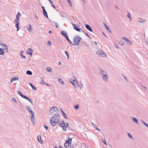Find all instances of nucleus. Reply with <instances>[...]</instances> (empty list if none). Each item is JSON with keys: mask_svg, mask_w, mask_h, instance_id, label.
I'll list each match as a JSON object with an SVG mask.
<instances>
[{"mask_svg": "<svg viewBox=\"0 0 148 148\" xmlns=\"http://www.w3.org/2000/svg\"><path fill=\"white\" fill-rule=\"evenodd\" d=\"M72 140V138H70L66 140V142L65 143L64 145L65 147L67 148L71 145Z\"/></svg>", "mask_w": 148, "mask_h": 148, "instance_id": "423d86ee", "label": "nucleus"}, {"mask_svg": "<svg viewBox=\"0 0 148 148\" xmlns=\"http://www.w3.org/2000/svg\"><path fill=\"white\" fill-rule=\"evenodd\" d=\"M58 80L59 82L62 84L64 85V82L62 79L60 78H59L58 79Z\"/></svg>", "mask_w": 148, "mask_h": 148, "instance_id": "473e14b6", "label": "nucleus"}, {"mask_svg": "<svg viewBox=\"0 0 148 148\" xmlns=\"http://www.w3.org/2000/svg\"><path fill=\"white\" fill-rule=\"evenodd\" d=\"M20 52L21 58L22 59L25 58H26V57L25 56L22 55V54H23V53L24 52L23 51V50H21V51H20Z\"/></svg>", "mask_w": 148, "mask_h": 148, "instance_id": "b1692460", "label": "nucleus"}, {"mask_svg": "<svg viewBox=\"0 0 148 148\" xmlns=\"http://www.w3.org/2000/svg\"><path fill=\"white\" fill-rule=\"evenodd\" d=\"M42 9L43 10H45V8L43 6L42 7Z\"/></svg>", "mask_w": 148, "mask_h": 148, "instance_id": "e2e57ef3", "label": "nucleus"}, {"mask_svg": "<svg viewBox=\"0 0 148 148\" xmlns=\"http://www.w3.org/2000/svg\"><path fill=\"white\" fill-rule=\"evenodd\" d=\"M141 122L146 127L148 128V124L147 123L144 122L143 120H141Z\"/></svg>", "mask_w": 148, "mask_h": 148, "instance_id": "4c0bfd02", "label": "nucleus"}, {"mask_svg": "<svg viewBox=\"0 0 148 148\" xmlns=\"http://www.w3.org/2000/svg\"><path fill=\"white\" fill-rule=\"evenodd\" d=\"M127 135H128V136L131 139V138H132V135L130 133H128L127 134Z\"/></svg>", "mask_w": 148, "mask_h": 148, "instance_id": "37998d69", "label": "nucleus"}, {"mask_svg": "<svg viewBox=\"0 0 148 148\" xmlns=\"http://www.w3.org/2000/svg\"><path fill=\"white\" fill-rule=\"evenodd\" d=\"M82 39V38L80 36H76L74 39V43H72V45H78Z\"/></svg>", "mask_w": 148, "mask_h": 148, "instance_id": "f03ea898", "label": "nucleus"}, {"mask_svg": "<svg viewBox=\"0 0 148 148\" xmlns=\"http://www.w3.org/2000/svg\"><path fill=\"white\" fill-rule=\"evenodd\" d=\"M99 70L102 76L107 74L106 71L100 68L99 69Z\"/></svg>", "mask_w": 148, "mask_h": 148, "instance_id": "f8f14e48", "label": "nucleus"}, {"mask_svg": "<svg viewBox=\"0 0 148 148\" xmlns=\"http://www.w3.org/2000/svg\"><path fill=\"white\" fill-rule=\"evenodd\" d=\"M59 125L60 127H62L65 125V123L64 121H62L59 122Z\"/></svg>", "mask_w": 148, "mask_h": 148, "instance_id": "6ab92c4d", "label": "nucleus"}, {"mask_svg": "<svg viewBox=\"0 0 148 148\" xmlns=\"http://www.w3.org/2000/svg\"><path fill=\"white\" fill-rule=\"evenodd\" d=\"M32 116L31 117V119L32 122L33 123V125H34L35 123V116L34 113H33L31 114Z\"/></svg>", "mask_w": 148, "mask_h": 148, "instance_id": "1a4fd4ad", "label": "nucleus"}, {"mask_svg": "<svg viewBox=\"0 0 148 148\" xmlns=\"http://www.w3.org/2000/svg\"><path fill=\"white\" fill-rule=\"evenodd\" d=\"M43 14L47 18H48V16L47 15V12L46 10H43Z\"/></svg>", "mask_w": 148, "mask_h": 148, "instance_id": "412c9836", "label": "nucleus"}, {"mask_svg": "<svg viewBox=\"0 0 148 148\" xmlns=\"http://www.w3.org/2000/svg\"><path fill=\"white\" fill-rule=\"evenodd\" d=\"M114 45L115 47L117 49H118L119 48V46H118V45L117 44H116L115 43H114Z\"/></svg>", "mask_w": 148, "mask_h": 148, "instance_id": "8fccbe9b", "label": "nucleus"}, {"mask_svg": "<svg viewBox=\"0 0 148 148\" xmlns=\"http://www.w3.org/2000/svg\"><path fill=\"white\" fill-rule=\"evenodd\" d=\"M2 46H3V47H2L3 48H1V49H2V50H1L2 51H4V50H5L7 52H8V47L7 45L6 44H4V45H2Z\"/></svg>", "mask_w": 148, "mask_h": 148, "instance_id": "ddd939ff", "label": "nucleus"}, {"mask_svg": "<svg viewBox=\"0 0 148 148\" xmlns=\"http://www.w3.org/2000/svg\"><path fill=\"white\" fill-rule=\"evenodd\" d=\"M123 77L124 78V79L127 81H128V79L124 75H123Z\"/></svg>", "mask_w": 148, "mask_h": 148, "instance_id": "3c124183", "label": "nucleus"}, {"mask_svg": "<svg viewBox=\"0 0 148 148\" xmlns=\"http://www.w3.org/2000/svg\"><path fill=\"white\" fill-rule=\"evenodd\" d=\"M62 129L64 131H65L66 130V127L65 126V125H64V126H63L62 127Z\"/></svg>", "mask_w": 148, "mask_h": 148, "instance_id": "de8ad7c7", "label": "nucleus"}, {"mask_svg": "<svg viewBox=\"0 0 148 148\" xmlns=\"http://www.w3.org/2000/svg\"><path fill=\"white\" fill-rule=\"evenodd\" d=\"M69 123L68 122H66V126H65L66 127H69Z\"/></svg>", "mask_w": 148, "mask_h": 148, "instance_id": "6e6d98bb", "label": "nucleus"}, {"mask_svg": "<svg viewBox=\"0 0 148 148\" xmlns=\"http://www.w3.org/2000/svg\"><path fill=\"white\" fill-rule=\"evenodd\" d=\"M47 43L48 44V45L49 46H50L51 45V42L49 41H48L47 42Z\"/></svg>", "mask_w": 148, "mask_h": 148, "instance_id": "603ef678", "label": "nucleus"}, {"mask_svg": "<svg viewBox=\"0 0 148 148\" xmlns=\"http://www.w3.org/2000/svg\"><path fill=\"white\" fill-rule=\"evenodd\" d=\"M15 27L17 28V31H18L20 29V27L19 26V23H16L15 25Z\"/></svg>", "mask_w": 148, "mask_h": 148, "instance_id": "7c9ffc66", "label": "nucleus"}, {"mask_svg": "<svg viewBox=\"0 0 148 148\" xmlns=\"http://www.w3.org/2000/svg\"><path fill=\"white\" fill-rule=\"evenodd\" d=\"M145 20H143L142 19L138 18V21L140 23H142L145 22Z\"/></svg>", "mask_w": 148, "mask_h": 148, "instance_id": "c85d7f7f", "label": "nucleus"}, {"mask_svg": "<svg viewBox=\"0 0 148 148\" xmlns=\"http://www.w3.org/2000/svg\"><path fill=\"white\" fill-rule=\"evenodd\" d=\"M65 38H66V40H67L68 41H69L71 44H72V42L69 39V38L68 36L67 37H65Z\"/></svg>", "mask_w": 148, "mask_h": 148, "instance_id": "58836bf2", "label": "nucleus"}, {"mask_svg": "<svg viewBox=\"0 0 148 148\" xmlns=\"http://www.w3.org/2000/svg\"><path fill=\"white\" fill-rule=\"evenodd\" d=\"M18 77H12L11 79V82H12L13 81L15 80H18Z\"/></svg>", "mask_w": 148, "mask_h": 148, "instance_id": "bb28decb", "label": "nucleus"}, {"mask_svg": "<svg viewBox=\"0 0 148 148\" xmlns=\"http://www.w3.org/2000/svg\"><path fill=\"white\" fill-rule=\"evenodd\" d=\"M85 27H86V28L90 32H93V30L91 28L89 25L88 24H86L85 25Z\"/></svg>", "mask_w": 148, "mask_h": 148, "instance_id": "4468645a", "label": "nucleus"}, {"mask_svg": "<svg viewBox=\"0 0 148 148\" xmlns=\"http://www.w3.org/2000/svg\"><path fill=\"white\" fill-rule=\"evenodd\" d=\"M74 79L73 80V81H70V82L76 88L77 87L78 83L76 78L75 77H74Z\"/></svg>", "mask_w": 148, "mask_h": 148, "instance_id": "0eeeda50", "label": "nucleus"}, {"mask_svg": "<svg viewBox=\"0 0 148 148\" xmlns=\"http://www.w3.org/2000/svg\"><path fill=\"white\" fill-rule=\"evenodd\" d=\"M83 85L82 83V82L80 81L79 82V84H78L77 87L79 86L80 89H82L83 88Z\"/></svg>", "mask_w": 148, "mask_h": 148, "instance_id": "aec40b11", "label": "nucleus"}, {"mask_svg": "<svg viewBox=\"0 0 148 148\" xmlns=\"http://www.w3.org/2000/svg\"><path fill=\"white\" fill-rule=\"evenodd\" d=\"M59 148H63V147L60 145H59Z\"/></svg>", "mask_w": 148, "mask_h": 148, "instance_id": "774afa93", "label": "nucleus"}, {"mask_svg": "<svg viewBox=\"0 0 148 148\" xmlns=\"http://www.w3.org/2000/svg\"><path fill=\"white\" fill-rule=\"evenodd\" d=\"M17 93L22 98L25 99H26L28 100L32 104L33 103V102L31 99L29 98L26 96L25 95L22 94V93L20 91H18L17 92Z\"/></svg>", "mask_w": 148, "mask_h": 148, "instance_id": "7ed1b4c3", "label": "nucleus"}, {"mask_svg": "<svg viewBox=\"0 0 148 148\" xmlns=\"http://www.w3.org/2000/svg\"><path fill=\"white\" fill-rule=\"evenodd\" d=\"M97 54L100 56L106 57L107 55L106 53L102 50H99L96 52Z\"/></svg>", "mask_w": 148, "mask_h": 148, "instance_id": "39448f33", "label": "nucleus"}, {"mask_svg": "<svg viewBox=\"0 0 148 148\" xmlns=\"http://www.w3.org/2000/svg\"><path fill=\"white\" fill-rule=\"evenodd\" d=\"M102 142L104 143L106 145H107V144L106 143V140H105L104 139H102Z\"/></svg>", "mask_w": 148, "mask_h": 148, "instance_id": "a18cd8bd", "label": "nucleus"}, {"mask_svg": "<svg viewBox=\"0 0 148 148\" xmlns=\"http://www.w3.org/2000/svg\"><path fill=\"white\" fill-rule=\"evenodd\" d=\"M32 89L33 90H36V87L34 86H33L32 87Z\"/></svg>", "mask_w": 148, "mask_h": 148, "instance_id": "5fc2aeb1", "label": "nucleus"}, {"mask_svg": "<svg viewBox=\"0 0 148 148\" xmlns=\"http://www.w3.org/2000/svg\"><path fill=\"white\" fill-rule=\"evenodd\" d=\"M79 107V106L78 104H77L74 106L75 109L76 110Z\"/></svg>", "mask_w": 148, "mask_h": 148, "instance_id": "79ce46f5", "label": "nucleus"}, {"mask_svg": "<svg viewBox=\"0 0 148 148\" xmlns=\"http://www.w3.org/2000/svg\"><path fill=\"white\" fill-rule=\"evenodd\" d=\"M122 39L125 40L126 42V43L129 45H132V44L131 42V41L129 40L128 38H127L126 37H124L122 38Z\"/></svg>", "mask_w": 148, "mask_h": 148, "instance_id": "6e6552de", "label": "nucleus"}, {"mask_svg": "<svg viewBox=\"0 0 148 148\" xmlns=\"http://www.w3.org/2000/svg\"><path fill=\"white\" fill-rule=\"evenodd\" d=\"M133 121L136 123V124H138V120L135 118L132 117Z\"/></svg>", "mask_w": 148, "mask_h": 148, "instance_id": "a878e982", "label": "nucleus"}, {"mask_svg": "<svg viewBox=\"0 0 148 148\" xmlns=\"http://www.w3.org/2000/svg\"><path fill=\"white\" fill-rule=\"evenodd\" d=\"M26 73L27 75H31L32 74V73L31 71L28 70L27 71Z\"/></svg>", "mask_w": 148, "mask_h": 148, "instance_id": "2f4dec72", "label": "nucleus"}, {"mask_svg": "<svg viewBox=\"0 0 148 148\" xmlns=\"http://www.w3.org/2000/svg\"><path fill=\"white\" fill-rule=\"evenodd\" d=\"M46 70L48 72H51L52 71V70L51 68L49 67H48L46 68Z\"/></svg>", "mask_w": 148, "mask_h": 148, "instance_id": "c756f323", "label": "nucleus"}, {"mask_svg": "<svg viewBox=\"0 0 148 148\" xmlns=\"http://www.w3.org/2000/svg\"><path fill=\"white\" fill-rule=\"evenodd\" d=\"M55 24H56V27H59V25L57 23H55Z\"/></svg>", "mask_w": 148, "mask_h": 148, "instance_id": "052dcab7", "label": "nucleus"}, {"mask_svg": "<svg viewBox=\"0 0 148 148\" xmlns=\"http://www.w3.org/2000/svg\"><path fill=\"white\" fill-rule=\"evenodd\" d=\"M61 34L65 37H66L67 36L66 33L63 31H61Z\"/></svg>", "mask_w": 148, "mask_h": 148, "instance_id": "393cba45", "label": "nucleus"}, {"mask_svg": "<svg viewBox=\"0 0 148 148\" xmlns=\"http://www.w3.org/2000/svg\"><path fill=\"white\" fill-rule=\"evenodd\" d=\"M0 44L2 46V45H4V44L3 43V42H1V43H0Z\"/></svg>", "mask_w": 148, "mask_h": 148, "instance_id": "69168bd1", "label": "nucleus"}, {"mask_svg": "<svg viewBox=\"0 0 148 148\" xmlns=\"http://www.w3.org/2000/svg\"><path fill=\"white\" fill-rule=\"evenodd\" d=\"M104 26L106 27V29L110 33H111V29H110V28H109L108 27V26L105 23Z\"/></svg>", "mask_w": 148, "mask_h": 148, "instance_id": "cd10ccee", "label": "nucleus"}, {"mask_svg": "<svg viewBox=\"0 0 148 148\" xmlns=\"http://www.w3.org/2000/svg\"><path fill=\"white\" fill-rule=\"evenodd\" d=\"M27 110L31 113V114L34 113V112L32 110V109L29 106H27Z\"/></svg>", "mask_w": 148, "mask_h": 148, "instance_id": "5701e85b", "label": "nucleus"}, {"mask_svg": "<svg viewBox=\"0 0 148 148\" xmlns=\"http://www.w3.org/2000/svg\"><path fill=\"white\" fill-rule=\"evenodd\" d=\"M33 28L32 26L29 24V27H27V29L28 31L29 32H31L32 31Z\"/></svg>", "mask_w": 148, "mask_h": 148, "instance_id": "a211bd4d", "label": "nucleus"}, {"mask_svg": "<svg viewBox=\"0 0 148 148\" xmlns=\"http://www.w3.org/2000/svg\"><path fill=\"white\" fill-rule=\"evenodd\" d=\"M146 45L148 46V38H147L145 41Z\"/></svg>", "mask_w": 148, "mask_h": 148, "instance_id": "864d4df0", "label": "nucleus"}, {"mask_svg": "<svg viewBox=\"0 0 148 148\" xmlns=\"http://www.w3.org/2000/svg\"><path fill=\"white\" fill-rule=\"evenodd\" d=\"M92 124V126L96 130L97 129V128H98V127L93 122L91 123Z\"/></svg>", "mask_w": 148, "mask_h": 148, "instance_id": "f704fd0d", "label": "nucleus"}, {"mask_svg": "<svg viewBox=\"0 0 148 148\" xmlns=\"http://www.w3.org/2000/svg\"><path fill=\"white\" fill-rule=\"evenodd\" d=\"M50 4L51 5H53V2L52 0L51 1H50Z\"/></svg>", "mask_w": 148, "mask_h": 148, "instance_id": "bf43d9fd", "label": "nucleus"}, {"mask_svg": "<svg viewBox=\"0 0 148 148\" xmlns=\"http://www.w3.org/2000/svg\"><path fill=\"white\" fill-rule=\"evenodd\" d=\"M65 53L66 55L67 56V58L68 59H69V54L68 52L67 51H65Z\"/></svg>", "mask_w": 148, "mask_h": 148, "instance_id": "ea45409f", "label": "nucleus"}, {"mask_svg": "<svg viewBox=\"0 0 148 148\" xmlns=\"http://www.w3.org/2000/svg\"><path fill=\"white\" fill-rule=\"evenodd\" d=\"M21 15V14L19 12H18V13L16 15V18L20 19L19 17Z\"/></svg>", "mask_w": 148, "mask_h": 148, "instance_id": "72a5a7b5", "label": "nucleus"}, {"mask_svg": "<svg viewBox=\"0 0 148 148\" xmlns=\"http://www.w3.org/2000/svg\"><path fill=\"white\" fill-rule=\"evenodd\" d=\"M103 81L105 82H107L108 80L107 74L103 76Z\"/></svg>", "mask_w": 148, "mask_h": 148, "instance_id": "9b49d317", "label": "nucleus"}, {"mask_svg": "<svg viewBox=\"0 0 148 148\" xmlns=\"http://www.w3.org/2000/svg\"><path fill=\"white\" fill-rule=\"evenodd\" d=\"M20 20L19 19L16 18L14 21V23H19V21Z\"/></svg>", "mask_w": 148, "mask_h": 148, "instance_id": "c9c22d12", "label": "nucleus"}, {"mask_svg": "<svg viewBox=\"0 0 148 148\" xmlns=\"http://www.w3.org/2000/svg\"><path fill=\"white\" fill-rule=\"evenodd\" d=\"M29 85L30 86L32 87L33 86V84L31 83H29Z\"/></svg>", "mask_w": 148, "mask_h": 148, "instance_id": "338daca9", "label": "nucleus"}, {"mask_svg": "<svg viewBox=\"0 0 148 148\" xmlns=\"http://www.w3.org/2000/svg\"><path fill=\"white\" fill-rule=\"evenodd\" d=\"M43 126L46 130H47L48 129V127L47 126H46L45 125H44Z\"/></svg>", "mask_w": 148, "mask_h": 148, "instance_id": "4d7b16f0", "label": "nucleus"}, {"mask_svg": "<svg viewBox=\"0 0 148 148\" xmlns=\"http://www.w3.org/2000/svg\"><path fill=\"white\" fill-rule=\"evenodd\" d=\"M42 79L41 81L39 82V83L40 84H42L43 85H46L48 86H50L49 84H47L45 82H44V81L43 80V78H42Z\"/></svg>", "mask_w": 148, "mask_h": 148, "instance_id": "2eb2a0df", "label": "nucleus"}, {"mask_svg": "<svg viewBox=\"0 0 148 148\" xmlns=\"http://www.w3.org/2000/svg\"><path fill=\"white\" fill-rule=\"evenodd\" d=\"M55 112L56 113L58 112V109L57 107L56 106H53L50 110V114L52 115Z\"/></svg>", "mask_w": 148, "mask_h": 148, "instance_id": "20e7f679", "label": "nucleus"}, {"mask_svg": "<svg viewBox=\"0 0 148 148\" xmlns=\"http://www.w3.org/2000/svg\"><path fill=\"white\" fill-rule=\"evenodd\" d=\"M32 49L31 48L28 49L27 51V53L29 54L31 56H32Z\"/></svg>", "mask_w": 148, "mask_h": 148, "instance_id": "dca6fc26", "label": "nucleus"}, {"mask_svg": "<svg viewBox=\"0 0 148 148\" xmlns=\"http://www.w3.org/2000/svg\"><path fill=\"white\" fill-rule=\"evenodd\" d=\"M2 50V49L0 47V55H3L4 53V51H2L1 50Z\"/></svg>", "mask_w": 148, "mask_h": 148, "instance_id": "e433bc0d", "label": "nucleus"}, {"mask_svg": "<svg viewBox=\"0 0 148 148\" xmlns=\"http://www.w3.org/2000/svg\"><path fill=\"white\" fill-rule=\"evenodd\" d=\"M35 17L36 18V19L37 20L38 19V16H37L36 15H35Z\"/></svg>", "mask_w": 148, "mask_h": 148, "instance_id": "0e129e2a", "label": "nucleus"}, {"mask_svg": "<svg viewBox=\"0 0 148 148\" xmlns=\"http://www.w3.org/2000/svg\"><path fill=\"white\" fill-rule=\"evenodd\" d=\"M67 1L71 7H72V3L71 2L70 0H67Z\"/></svg>", "mask_w": 148, "mask_h": 148, "instance_id": "c03bdc74", "label": "nucleus"}, {"mask_svg": "<svg viewBox=\"0 0 148 148\" xmlns=\"http://www.w3.org/2000/svg\"><path fill=\"white\" fill-rule=\"evenodd\" d=\"M39 143L42 144L43 143L42 140L41 139V137L40 136L38 135L37 137Z\"/></svg>", "mask_w": 148, "mask_h": 148, "instance_id": "f3484780", "label": "nucleus"}, {"mask_svg": "<svg viewBox=\"0 0 148 148\" xmlns=\"http://www.w3.org/2000/svg\"><path fill=\"white\" fill-rule=\"evenodd\" d=\"M12 101L15 102L16 103H17V101H16V99L15 98H14V97L12 98Z\"/></svg>", "mask_w": 148, "mask_h": 148, "instance_id": "09e8293b", "label": "nucleus"}, {"mask_svg": "<svg viewBox=\"0 0 148 148\" xmlns=\"http://www.w3.org/2000/svg\"><path fill=\"white\" fill-rule=\"evenodd\" d=\"M85 34L89 38H90V36L88 35V34L87 33H85Z\"/></svg>", "mask_w": 148, "mask_h": 148, "instance_id": "13d9d810", "label": "nucleus"}, {"mask_svg": "<svg viewBox=\"0 0 148 148\" xmlns=\"http://www.w3.org/2000/svg\"><path fill=\"white\" fill-rule=\"evenodd\" d=\"M61 112L62 113V116L63 117L66 119H67L68 118L66 116L65 113L62 110V109H61Z\"/></svg>", "mask_w": 148, "mask_h": 148, "instance_id": "4be33fe9", "label": "nucleus"}, {"mask_svg": "<svg viewBox=\"0 0 148 148\" xmlns=\"http://www.w3.org/2000/svg\"><path fill=\"white\" fill-rule=\"evenodd\" d=\"M119 44L122 46H123L124 45V43L122 41H119Z\"/></svg>", "mask_w": 148, "mask_h": 148, "instance_id": "49530a36", "label": "nucleus"}, {"mask_svg": "<svg viewBox=\"0 0 148 148\" xmlns=\"http://www.w3.org/2000/svg\"><path fill=\"white\" fill-rule=\"evenodd\" d=\"M127 17H128V18H129L130 19V21H131L132 19H131V17L130 14L128 12V14L127 15Z\"/></svg>", "mask_w": 148, "mask_h": 148, "instance_id": "a19ab883", "label": "nucleus"}, {"mask_svg": "<svg viewBox=\"0 0 148 148\" xmlns=\"http://www.w3.org/2000/svg\"><path fill=\"white\" fill-rule=\"evenodd\" d=\"M60 120V116L59 114H54L50 119V123L53 127L55 126Z\"/></svg>", "mask_w": 148, "mask_h": 148, "instance_id": "f257e3e1", "label": "nucleus"}, {"mask_svg": "<svg viewBox=\"0 0 148 148\" xmlns=\"http://www.w3.org/2000/svg\"><path fill=\"white\" fill-rule=\"evenodd\" d=\"M115 8H116L117 10H119V8L117 6L115 5Z\"/></svg>", "mask_w": 148, "mask_h": 148, "instance_id": "680f3d73", "label": "nucleus"}, {"mask_svg": "<svg viewBox=\"0 0 148 148\" xmlns=\"http://www.w3.org/2000/svg\"><path fill=\"white\" fill-rule=\"evenodd\" d=\"M72 24L73 25V28L74 29L78 32H81V29L80 28L77 27L75 24H73V23H72Z\"/></svg>", "mask_w": 148, "mask_h": 148, "instance_id": "9d476101", "label": "nucleus"}]
</instances>
